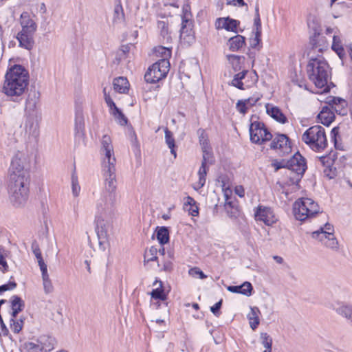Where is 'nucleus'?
<instances>
[{
  "instance_id": "nucleus-1",
  "label": "nucleus",
  "mask_w": 352,
  "mask_h": 352,
  "mask_svg": "<svg viewBox=\"0 0 352 352\" xmlns=\"http://www.w3.org/2000/svg\"><path fill=\"white\" fill-rule=\"evenodd\" d=\"M103 175L105 178L107 192L97 203L94 220L95 230L100 245L107 240V228L104 219L111 218L114 214L117 183L116 167L111 166V168L103 169Z\"/></svg>"
},
{
  "instance_id": "nucleus-2",
  "label": "nucleus",
  "mask_w": 352,
  "mask_h": 352,
  "mask_svg": "<svg viewBox=\"0 0 352 352\" xmlns=\"http://www.w3.org/2000/svg\"><path fill=\"white\" fill-rule=\"evenodd\" d=\"M29 82V73L21 65H14L8 69L5 75L3 92L11 100L19 102L22 100V95L27 89Z\"/></svg>"
},
{
  "instance_id": "nucleus-3",
  "label": "nucleus",
  "mask_w": 352,
  "mask_h": 352,
  "mask_svg": "<svg viewBox=\"0 0 352 352\" xmlns=\"http://www.w3.org/2000/svg\"><path fill=\"white\" fill-rule=\"evenodd\" d=\"M30 175L11 177L8 185L9 198L11 204L15 208H20L26 204L30 192Z\"/></svg>"
},
{
  "instance_id": "nucleus-4",
  "label": "nucleus",
  "mask_w": 352,
  "mask_h": 352,
  "mask_svg": "<svg viewBox=\"0 0 352 352\" xmlns=\"http://www.w3.org/2000/svg\"><path fill=\"white\" fill-rule=\"evenodd\" d=\"M307 72L309 79L316 87L328 91L331 71L326 60L320 58H311L307 65Z\"/></svg>"
},
{
  "instance_id": "nucleus-5",
  "label": "nucleus",
  "mask_w": 352,
  "mask_h": 352,
  "mask_svg": "<svg viewBox=\"0 0 352 352\" xmlns=\"http://www.w3.org/2000/svg\"><path fill=\"white\" fill-rule=\"evenodd\" d=\"M20 24L21 30L16 36L19 43V45L25 50H31L34 45V36L37 29V25L28 12H23L21 14Z\"/></svg>"
},
{
  "instance_id": "nucleus-6",
  "label": "nucleus",
  "mask_w": 352,
  "mask_h": 352,
  "mask_svg": "<svg viewBox=\"0 0 352 352\" xmlns=\"http://www.w3.org/2000/svg\"><path fill=\"white\" fill-rule=\"evenodd\" d=\"M302 140L316 152H321L327 147L324 129L320 125L312 126L307 129L302 135Z\"/></svg>"
},
{
  "instance_id": "nucleus-7",
  "label": "nucleus",
  "mask_w": 352,
  "mask_h": 352,
  "mask_svg": "<svg viewBox=\"0 0 352 352\" xmlns=\"http://www.w3.org/2000/svg\"><path fill=\"white\" fill-rule=\"evenodd\" d=\"M293 212L297 220L303 221L315 217L320 212V207L313 199L303 197L295 201Z\"/></svg>"
},
{
  "instance_id": "nucleus-8",
  "label": "nucleus",
  "mask_w": 352,
  "mask_h": 352,
  "mask_svg": "<svg viewBox=\"0 0 352 352\" xmlns=\"http://www.w3.org/2000/svg\"><path fill=\"white\" fill-rule=\"evenodd\" d=\"M224 187V186H223ZM225 197L224 209L232 223L241 230L242 210L239 201L236 199H232L231 197L232 190L230 188H223Z\"/></svg>"
},
{
  "instance_id": "nucleus-9",
  "label": "nucleus",
  "mask_w": 352,
  "mask_h": 352,
  "mask_svg": "<svg viewBox=\"0 0 352 352\" xmlns=\"http://www.w3.org/2000/svg\"><path fill=\"white\" fill-rule=\"evenodd\" d=\"M170 62L158 60L150 66L144 74V80L148 83H156L166 77L170 70Z\"/></svg>"
},
{
  "instance_id": "nucleus-10",
  "label": "nucleus",
  "mask_w": 352,
  "mask_h": 352,
  "mask_svg": "<svg viewBox=\"0 0 352 352\" xmlns=\"http://www.w3.org/2000/svg\"><path fill=\"white\" fill-rule=\"evenodd\" d=\"M250 139L252 143L261 144L272 139L273 135L263 122L254 121L250 125Z\"/></svg>"
},
{
  "instance_id": "nucleus-11",
  "label": "nucleus",
  "mask_w": 352,
  "mask_h": 352,
  "mask_svg": "<svg viewBox=\"0 0 352 352\" xmlns=\"http://www.w3.org/2000/svg\"><path fill=\"white\" fill-rule=\"evenodd\" d=\"M252 34V36L249 38L250 46L253 49L257 48L258 50L261 47V22L258 4L255 7V16Z\"/></svg>"
},
{
  "instance_id": "nucleus-12",
  "label": "nucleus",
  "mask_w": 352,
  "mask_h": 352,
  "mask_svg": "<svg viewBox=\"0 0 352 352\" xmlns=\"http://www.w3.org/2000/svg\"><path fill=\"white\" fill-rule=\"evenodd\" d=\"M287 161L288 164L287 169L296 173L298 176L302 177L307 166L305 158L299 151H297L289 160H287Z\"/></svg>"
},
{
  "instance_id": "nucleus-13",
  "label": "nucleus",
  "mask_w": 352,
  "mask_h": 352,
  "mask_svg": "<svg viewBox=\"0 0 352 352\" xmlns=\"http://www.w3.org/2000/svg\"><path fill=\"white\" fill-rule=\"evenodd\" d=\"M75 142L80 144L81 142L85 144V119L81 108H77L75 113V128H74Z\"/></svg>"
},
{
  "instance_id": "nucleus-14",
  "label": "nucleus",
  "mask_w": 352,
  "mask_h": 352,
  "mask_svg": "<svg viewBox=\"0 0 352 352\" xmlns=\"http://www.w3.org/2000/svg\"><path fill=\"white\" fill-rule=\"evenodd\" d=\"M270 144V148L278 149L280 155L288 154L292 151V146L289 138L284 134H278L274 138H272Z\"/></svg>"
},
{
  "instance_id": "nucleus-15",
  "label": "nucleus",
  "mask_w": 352,
  "mask_h": 352,
  "mask_svg": "<svg viewBox=\"0 0 352 352\" xmlns=\"http://www.w3.org/2000/svg\"><path fill=\"white\" fill-rule=\"evenodd\" d=\"M28 97L25 100V114L38 115L36 104L40 98V93L34 87L27 89Z\"/></svg>"
},
{
  "instance_id": "nucleus-16",
  "label": "nucleus",
  "mask_w": 352,
  "mask_h": 352,
  "mask_svg": "<svg viewBox=\"0 0 352 352\" xmlns=\"http://www.w3.org/2000/svg\"><path fill=\"white\" fill-rule=\"evenodd\" d=\"M254 216L256 221H263L267 226H272L277 221L272 210L268 207L258 206Z\"/></svg>"
},
{
  "instance_id": "nucleus-17",
  "label": "nucleus",
  "mask_w": 352,
  "mask_h": 352,
  "mask_svg": "<svg viewBox=\"0 0 352 352\" xmlns=\"http://www.w3.org/2000/svg\"><path fill=\"white\" fill-rule=\"evenodd\" d=\"M239 25V21L231 19L229 16L217 18L214 23L216 29H225L234 33L237 32V28Z\"/></svg>"
},
{
  "instance_id": "nucleus-18",
  "label": "nucleus",
  "mask_w": 352,
  "mask_h": 352,
  "mask_svg": "<svg viewBox=\"0 0 352 352\" xmlns=\"http://www.w3.org/2000/svg\"><path fill=\"white\" fill-rule=\"evenodd\" d=\"M326 102L333 112H336L338 115L347 114V102L345 100L339 97H329Z\"/></svg>"
},
{
  "instance_id": "nucleus-19",
  "label": "nucleus",
  "mask_w": 352,
  "mask_h": 352,
  "mask_svg": "<svg viewBox=\"0 0 352 352\" xmlns=\"http://www.w3.org/2000/svg\"><path fill=\"white\" fill-rule=\"evenodd\" d=\"M25 131L29 135L36 138L39 134L38 115L25 114Z\"/></svg>"
},
{
  "instance_id": "nucleus-20",
  "label": "nucleus",
  "mask_w": 352,
  "mask_h": 352,
  "mask_svg": "<svg viewBox=\"0 0 352 352\" xmlns=\"http://www.w3.org/2000/svg\"><path fill=\"white\" fill-rule=\"evenodd\" d=\"M192 28L193 22L188 23H182L180 39L188 45H191L195 41V32Z\"/></svg>"
},
{
  "instance_id": "nucleus-21",
  "label": "nucleus",
  "mask_w": 352,
  "mask_h": 352,
  "mask_svg": "<svg viewBox=\"0 0 352 352\" xmlns=\"http://www.w3.org/2000/svg\"><path fill=\"white\" fill-rule=\"evenodd\" d=\"M11 169L12 173L10 174V177L15 175L16 177H22L23 175H30L28 170L24 168V166L21 161V159L16 155H15L11 162ZM11 179V178H10Z\"/></svg>"
},
{
  "instance_id": "nucleus-22",
  "label": "nucleus",
  "mask_w": 352,
  "mask_h": 352,
  "mask_svg": "<svg viewBox=\"0 0 352 352\" xmlns=\"http://www.w3.org/2000/svg\"><path fill=\"white\" fill-rule=\"evenodd\" d=\"M265 107L267 113L276 121L281 124H285L287 122V117L278 107L267 103Z\"/></svg>"
},
{
  "instance_id": "nucleus-23",
  "label": "nucleus",
  "mask_w": 352,
  "mask_h": 352,
  "mask_svg": "<svg viewBox=\"0 0 352 352\" xmlns=\"http://www.w3.org/2000/svg\"><path fill=\"white\" fill-rule=\"evenodd\" d=\"M310 44L313 50L319 52H322L324 49H327L328 47V43L325 36L320 33H314L310 38Z\"/></svg>"
},
{
  "instance_id": "nucleus-24",
  "label": "nucleus",
  "mask_w": 352,
  "mask_h": 352,
  "mask_svg": "<svg viewBox=\"0 0 352 352\" xmlns=\"http://www.w3.org/2000/svg\"><path fill=\"white\" fill-rule=\"evenodd\" d=\"M319 122L325 126H329L335 119L333 111L328 106L322 107L317 116Z\"/></svg>"
},
{
  "instance_id": "nucleus-25",
  "label": "nucleus",
  "mask_w": 352,
  "mask_h": 352,
  "mask_svg": "<svg viewBox=\"0 0 352 352\" xmlns=\"http://www.w3.org/2000/svg\"><path fill=\"white\" fill-rule=\"evenodd\" d=\"M36 342L40 344L43 352H49L54 349L56 340L50 336L41 335L37 338Z\"/></svg>"
},
{
  "instance_id": "nucleus-26",
  "label": "nucleus",
  "mask_w": 352,
  "mask_h": 352,
  "mask_svg": "<svg viewBox=\"0 0 352 352\" xmlns=\"http://www.w3.org/2000/svg\"><path fill=\"white\" fill-rule=\"evenodd\" d=\"M261 311L257 307H250V311L247 314V318L252 330H255L260 324Z\"/></svg>"
},
{
  "instance_id": "nucleus-27",
  "label": "nucleus",
  "mask_w": 352,
  "mask_h": 352,
  "mask_svg": "<svg viewBox=\"0 0 352 352\" xmlns=\"http://www.w3.org/2000/svg\"><path fill=\"white\" fill-rule=\"evenodd\" d=\"M155 234L156 238L161 246H164L170 241V230L168 227L157 226L155 228Z\"/></svg>"
},
{
  "instance_id": "nucleus-28",
  "label": "nucleus",
  "mask_w": 352,
  "mask_h": 352,
  "mask_svg": "<svg viewBox=\"0 0 352 352\" xmlns=\"http://www.w3.org/2000/svg\"><path fill=\"white\" fill-rule=\"evenodd\" d=\"M114 89L120 94H126L129 89V83L126 78L118 77L113 80Z\"/></svg>"
},
{
  "instance_id": "nucleus-29",
  "label": "nucleus",
  "mask_w": 352,
  "mask_h": 352,
  "mask_svg": "<svg viewBox=\"0 0 352 352\" xmlns=\"http://www.w3.org/2000/svg\"><path fill=\"white\" fill-rule=\"evenodd\" d=\"M104 155V158L103 160L102 167L103 169L106 168H111L116 167V157L114 156L113 148L107 149L104 151H100Z\"/></svg>"
},
{
  "instance_id": "nucleus-30",
  "label": "nucleus",
  "mask_w": 352,
  "mask_h": 352,
  "mask_svg": "<svg viewBox=\"0 0 352 352\" xmlns=\"http://www.w3.org/2000/svg\"><path fill=\"white\" fill-rule=\"evenodd\" d=\"M156 283H159V287L152 290L151 292V298L155 300H160L164 301L167 299V294L164 292L163 282L160 280H156L153 285H155Z\"/></svg>"
},
{
  "instance_id": "nucleus-31",
  "label": "nucleus",
  "mask_w": 352,
  "mask_h": 352,
  "mask_svg": "<svg viewBox=\"0 0 352 352\" xmlns=\"http://www.w3.org/2000/svg\"><path fill=\"white\" fill-rule=\"evenodd\" d=\"M165 133V142L167 144L168 147L170 150V153L174 156L175 158L177 157L176 148L177 146L175 144V138L173 136V133L166 127L164 129Z\"/></svg>"
},
{
  "instance_id": "nucleus-32",
  "label": "nucleus",
  "mask_w": 352,
  "mask_h": 352,
  "mask_svg": "<svg viewBox=\"0 0 352 352\" xmlns=\"http://www.w3.org/2000/svg\"><path fill=\"white\" fill-rule=\"evenodd\" d=\"M333 226L327 223L324 227L320 228V230L312 232V237L314 239H318V237L329 236L330 235H334Z\"/></svg>"
},
{
  "instance_id": "nucleus-33",
  "label": "nucleus",
  "mask_w": 352,
  "mask_h": 352,
  "mask_svg": "<svg viewBox=\"0 0 352 352\" xmlns=\"http://www.w3.org/2000/svg\"><path fill=\"white\" fill-rule=\"evenodd\" d=\"M208 170V167L207 164H205V161L201 162V166L198 170L199 181L197 183V187H194L195 189H200L205 185Z\"/></svg>"
},
{
  "instance_id": "nucleus-34",
  "label": "nucleus",
  "mask_w": 352,
  "mask_h": 352,
  "mask_svg": "<svg viewBox=\"0 0 352 352\" xmlns=\"http://www.w3.org/2000/svg\"><path fill=\"white\" fill-rule=\"evenodd\" d=\"M317 239L320 241L327 248L337 250L338 249V242L334 235L329 236L318 237Z\"/></svg>"
},
{
  "instance_id": "nucleus-35",
  "label": "nucleus",
  "mask_w": 352,
  "mask_h": 352,
  "mask_svg": "<svg viewBox=\"0 0 352 352\" xmlns=\"http://www.w3.org/2000/svg\"><path fill=\"white\" fill-rule=\"evenodd\" d=\"M336 312L344 317L347 320L351 321L352 320V305H342L335 309Z\"/></svg>"
},
{
  "instance_id": "nucleus-36",
  "label": "nucleus",
  "mask_w": 352,
  "mask_h": 352,
  "mask_svg": "<svg viewBox=\"0 0 352 352\" xmlns=\"http://www.w3.org/2000/svg\"><path fill=\"white\" fill-rule=\"evenodd\" d=\"M131 46L129 45H121L120 48L116 53L114 63L116 64H120L121 61L126 58L127 54H129Z\"/></svg>"
},
{
  "instance_id": "nucleus-37",
  "label": "nucleus",
  "mask_w": 352,
  "mask_h": 352,
  "mask_svg": "<svg viewBox=\"0 0 352 352\" xmlns=\"http://www.w3.org/2000/svg\"><path fill=\"white\" fill-rule=\"evenodd\" d=\"M331 49L338 55L340 58H342V56L344 55V49L342 45V41L339 36L336 35L333 36Z\"/></svg>"
},
{
  "instance_id": "nucleus-38",
  "label": "nucleus",
  "mask_w": 352,
  "mask_h": 352,
  "mask_svg": "<svg viewBox=\"0 0 352 352\" xmlns=\"http://www.w3.org/2000/svg\"><path fill=\"white\" fill-rule=\"evenodd\" d=\"M229 48L232 52L238 51L242 47V35L237 34L228 40Z\"/></svg>"
},
{
  "instance_id": "nucleus-39",
  "label": "nucleus",
  "mask_w": 352,
  "mask_h": 352,
  "mask_svg": "<svg viewBox=\"0 0 352 352\" xmlns=\"http://www.w3.org/2000/svg\"><path fill=\"white\" fill-rule=\"evenodd\" d=\"M260 340L262 345L265 348L263 352H272V338L265 332L260 333Z\"/></svg>"
},
{
  "instance_id": "nucleus-40",
  "label": "nucleus",
  "mask_w": 352,
  "mask_h": 352,
  "mask_svg": "<svg viewBox=\"0 0 352 352\" xmlns=\"http://www.w3.org/2000/svg\"><path fill=\"white\" fill-rule=\"evenodd\" d=\"M185 206H190V208L188 209V211L190 215L192 217H197L199 215V208L196 204L195 200L190 197L188 196L186 197V201L184 204Z\"/></svg>"
},
{
  "instance_id": "nucleus-41",
  "label": "nucleus",
  "mask_w": 352,
  "mask_h": 352,
  "mask_svg": "<svg viewBox=\"0 0 352 352\" xmlns=\"http://www.w3.org/2000/svg\"><path fill=\"white\" fill-rule=\"evenodd\" d=\"M227 58L230 63L232 65L234 72H237L241 70L242 66L241 63V56L235 54H229Z\"/></svg>"
},
{
  "instance_id": "nucleus-42",
  "label": "nucleus",
  "mask_w": 352,
  "mask_h": 352,
  "mask_svg": "<svg viewBox=\"0 0 352 352\" xmlns=\"http://www.w3.org/2000/svg\"><path fill=\"white\" fill-rule=\"evenodd\" d=\"M157 28L160 30V35L167 42L171 40V36L168 32V23L164 21H157Z\"/></svg>"
},
{
  "instance_id": "nucleus-43",
  "label": "nucleus",
  "mask_w": 352,
  "mask_h": 352,
  "mask_svg": "<svg viewBox=\"0 0 352 352\" xmlns=\"http://www.w3.org/2000/svg\"><path fill=\"white\" fill-rule=\"evenodd\" d=\"M197 133L199 135V142L201 146V149L205 148H211L208 138V135L205 132V131L202 129H199L197 131Z\"/></svg>"
},
{
  "instance_id": "nucleus-44",
  "label": "nucleus",
  "mask_w": 352,
  "mask_h": 352,
  "mask_svg": "<svg viewBox=\"0 0 352 352\" xmlns=\"http://www.w3.org/2000/svg\"><path fill=\"white\" fill-rule=\"evenodd\" d=\"M10 307L11 309H22L25 308V302L22 298L17 296L13 295L10 298Z\"/></svg>"
},
{
  "instance_id": "nucleus-45",
  "label": "nucleus",
  "mask_w": 352,
  "mask_h": 352,
  "mask_svg": "<svg viewBox=\"0 0 352 352\" xmlns=\"http://www.w3.org/2000/svg\"><path fill=\"white\" fill-rule=\"evenodd\" d=\"M111 114L114 117V118L119 124L122 126H125L127 124L128 118L125 116V115L119 108H118L114 111L111 113Z\"/></svg>"
},
{
  "instance_id": "nucleus-46",
  "label": "nucleus",
  "mask_w": 352,
  "mask_h": 352,
  "mask_svg": "<svg viewBox=\"0 0 352 352\" xmlns=\"http://www.w3.org/2000/svg\"><path fill=\"white\" fill-rule=\"evenodd\" d=\"M155 52L162 57L160 60H166V61H169L172 53L170 48L163 46L156 47Z\"/></svg>"
},
{
  "instance_id": "nucleus-47",
  "label": "nucleus",
  "mask_w": 352,
  "mask_h": 352,
  "mask_svg": "<svg viewBox=\"0 0 352 352\" xmlns=\"http://www.w3.org/2000/svg\"><path fill=\"white\" fill-rule=\"evenodd\" d=\"M191 17L190 6L189 4H184L182 7V23H192Z\"/></svg>"
},
{
  "instance_id": "nucleus-48",
  "label": "nucleus",
  "mask_w": 352,
  "mask_h": 352,
  "mask_svg": "<svg viewBox=\"0 0 352 352\" xmlns=\"http://www.w3.org/2000/svg\"><path fill=\"white\" fill-rule=\"evenodd\" d=\"M340 128L338 126L333 127L331 131V141L333 142L336 148L342 150V145L339 143L338 139L340 138Z\"/></svg>"
},
{
  "instance_id": "nucleus-49",
  "label": "nucleus",
  "mask_w": 352,
  "mask_h": 352,
  "mask_svg": "<svg viewBox=\"0 0 352 352\" xmlns=\"http://www.w3.org/2000/svg\"><path fill=\"white\" fill-rule=\"evenodd\" d=\"M23 348L26 352H43L40 344L37 342L36 343L33 342H25L23 344Z\"/></svg>"
},
{
  "instance_id": "nucleus-50",
  "label": "nucleus",
  "mask_w": 352,
  "mask_h": 352,
  "mask_svg": "<svg viewBox=\"0 0 352 352\" xmlns=\"http://www.w3.org/2000/svg\"><path fill=\"white\" fill-rule=\"evenodd\" d=\"M104 98L105 102L107 103L108 107L109 108L110 113L117 109L118 107L116 106V103L112 100L111 97L109 94H107L106 89H103Z\"/></svg>"
},
{
  "instance_id": "nucleus-51",
  "label": "nucleus",
  "mask_w": 352,
  "mask_h": 352,
  "mask_svg": "<svg viewBox=\"0 0 352 352\" xmlns=\"http://www.w3.org/2000/svg\"><path fill=\"white\" fill-rule=\"evenodd\" d=\"M101 145H102V146H101L100 151H104L107 150V148L108 149L113 148V145H112L111 138L108 135H104L102 136V140H101Z\"/></svg>"
},
{
  "instance_id": "nucleus-52",
  "label": "nucleus",
  "mask_w": 352,
  "mask_h": 352,
  "mask_svg": "<svg viewBox=\"0 0 352 352\" xmlns=\"http://www.w3.org/2000/svg\"><path fill=\"white\" fill-rule=\"evenodd\" d=\"M113 12H114L113 13V20L114 21L124 19V13L122 6L121 5L120 3H119L115 6Z\"/></svg>"
},
{
  "instance_id": "nucleus-53",
  "label": "nucleus",
  "mask_w": 352,
  "mask_h": 352,
  "mask_svg": "<svg viewBox=\"0 0 352 352\" xmlns=\"http://www.w3.org/2000/svg\"><path fill=\"white\" fill-rule=\"evenodd\" d=\"M72 193L74 197H78L80 190V187L78 184V177L74 173L72 175Z\"/></svg>"
},
{
  "instance_id": "nucleus-54",
  "label": "nucleus",
  "mask_w": 352,
  "mask_h": 352,
  "mask_svg": "<svg viewBox=\"0 0 352 352\" xmlns=\"http://www.w3.org/2000/svg\"><path fill=\"white\" fill-rule=\"evenodd\" d=\"M287 164L286 159H283L281 160H274L272 162V166L274 168L275 171H278L280 168H287Z\"/></svg>"
},
{
  "instance_id": "nucleus-55",
  "label": "nucleus",
  "mask_w": 352,
  "mask_h": 352,
  "mask_svg": "<svg viewBox=\"0 0 352 352\" xmlns=\"http://www.w3.org/2000/svg\"><path fill=\"white\" fill-rule=\"evenodd\" d=\"M230 85L242 90V72H239L234 74V78Z\"/></svg>"
},
{
  "instance_id": "nucleus-56",
  "label": "nucleus",
  "mask_w": 352,
  "mask_h": 352,
  "mask_svg": "<svg viewBox=\"0 0 352 352\" xmlns=\"http://www.w3.org/2000/svg\"><path fill=\"white\" fill-rule=\"evenodd\" d=\"M210 148L201 149L202 152H203V157H202L201 162H204V160H205V164H212L214 162V161L212 160V158H213L212 153L210 151Z\"/></svg>"
},
{
  "instance_id": "nucleus-57",
  "label": "nucleus",
  "mask_w": 352,
  "mask_h": 352,
  "mask_svg": "<svg viewBox=\"0 0 352 352\" xmlns=\"http://www.w3.org/2000/svg\"><path fill=\"white\" fill-rule=\"evenodd\" d=\"M189 274L192 277H198L200 279H205L207 276L199 267H193L189 270Z\"/></svg>"
},
{
  "instance_id": "nucleus-58",
  "label": "nucleus",
  "mask_w": 352,
  "mask_h": 352,
  "mask_svg": "<svg viewBox=\"0 0 352 352\" xmlns=\"http://www.w3.org/2000/svg\"><path fill=\"white\" fill-rule=\"evenodd\" d=\"M259 100V97H252V98H248L247 99H243V114L245 113V110L249 108L250 107H252L254 105L256 102Z\"/></svg>"
},
{
  "instance_id": "nucleus-59",
  "label": "nucleus",
  "mask_w": 352,
  "mask_h": 352,
  "mask_svg": "<svg viewBox=\"0 0 352 352\" xmlns=\"http://www.w3.org/2000/svg\"><path fill=\"white\" fill-rule=\"evenodd\" d=\"M17 284L15 281L10 280L8 283L3 284L0 286V294L6 291H10L15 289Z\"/></svg>"
},
{
  "instance_id": "nucleus-60",
  "label": "nucleus",
  "mask_w": 352,
  "mask_h": 352,
  "mask_svg": "<svg viewBox=\"0 0 352 352\" xmlns=\"http://www.w3.org/2000/svg\"><path fill=\"white\" fill-rule=\"evenodd\" d=\"M10 328L14 333H19L21 331L22 324H19L16 319H10Z\"/></svg>"
},
{
  "instance_id": "nucleus-61",
  "label": "nucleus",
  "mask_w": 352,
  "mask_h": 352,
  "mask_svg": "<svg viewBox=\"0 0 352 352\" xmlns=\"http://www.w3.org/2000/svg\"><path fill=\"white\" fill-rule=\"evenodd\" d=\"M223 300L221 299L216 302L213 306L210 307L211 312L215 316H219L221 314V308L222 306Z\"/></svg>"
},
{
  "instance_id": "nucleus-62",
  "label": "nucleus",
  "mask_w": 352,
  "mask_h": 352,
  "mask_svg": "<svg viewBox=\"0 0 352 352\" xmlns=\"http://www.w3.org/2000/svg\"><path fill=\"white\" fill-rule=\"evenodd\" d=\"M3 250V248L0 246V265L1 266V271L3 273H5L8 272V265L5 259L4 256L2 254V251Z\"/></svg>"
},
{
  "instance_id": "nucleus-63",
  "label": "nucleus",
  "mask_w": 352,
  "mask_h": 352,
  "mask_svg": "<svg viewBox=\"0 0 352 352\" xmlns=\"http://www.w3.org/2000/svg\"><path fill=\"white\" fill-rule=\"evenodd\" d=\"M253 292V287L248 281H243V296H250Z\"/></svg>"
},
{
  "instance_id": "nucleus-64",
  "label": "nucleus",
  "mask_w": 352,
  "mask_h": 352,
  "mask_svg": "<svg viewBox=\"0 0 352 352\" xmlns=\"http://www.w3.org/2000/svg\"><path fill=\"white\" fill-rule=\"evenodd\" d=\"M31 247H32V252H33L34 254L35 255L36 258L42 256L38 243H37L36 241H34L32 243Z\"/></svg>"
}]
</instances>
